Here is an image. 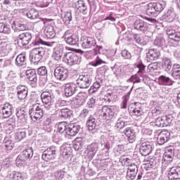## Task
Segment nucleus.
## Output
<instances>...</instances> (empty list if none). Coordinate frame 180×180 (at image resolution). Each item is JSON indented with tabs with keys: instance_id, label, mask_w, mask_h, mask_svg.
I'll list each match as a JSON object with an SVG mask.
<instances>
[{
	"instance_id": "17",
	"label": "nucleus",
	"mask_w": 180,
	"mask_h": 180,
	"mask_svg": "<svg viewBox=\"0 0 180 180\" xmlns=\"http://www.w3.org/2000/svg\"><path fill=\"white\" fill-rule=\"evenodd\" d=\"M153 152V143L150 142L146 141L143 142L139 148V153L143 157H147L150 155Z\"/></svg>"
},
{
	"instance_id": "38",
	"label": "nucleus",
	"mask_w": 180,
	"mask_h": 180,
	"mask_svg": "<svg viewBox=\"0 0 180 180\" xmlns=\"http://www.w3.org/2000/svg\"><path fill=\"white\" fill-rule=\"evenodd\" d=\"M164 19L167 20V22H174L175 20V18H176V14L174 11V9L171 8L167 10L164 15H163Z\"/></svg>"
},
{
	"instance_id": "47",
	"label": "nucleus",
	"mask_w": 180,
	"mask_h": 180,
	"mask_svg": "<svg viewBox=\"0 0 180 180\" xmlns=\"http://www.w3.org/2000/svg\"><path fill=\"white\" fill-rule=\"evenodd\" d=\"M26 16L28 19H30V20H34V19L39 18V11L32 8L27 12Z\"/></svg>"
},
{
	"instance_id": "3",
	"label": "nucleus",
	"mask_w": 180,
	"mask_h": 180,
	"mask_svg": "<svg viewBox=\"0 0 180 180\" xmlns=\"http://www.w3.org/2000/svg\"><path fill=\"white\" fill-rule=\"evenodd\" d=\"M134 67H136V68H139V70L136 74L130 77V78L128 79V82L139 84L141 82V79H140V77L143 78V77H144V72H146V65H143V60H141L140 56H139L136 59V62L134 63Z\"/></svg>"
},
{
	"instance_id": "28",
	"label": "nucleus",
	"mask_w": 180,
	"mask_h": 180,
	"mask_svg": "<svg viewBox=\"0 0 180 180\" xmlns=\"http://www.w3.org/2000/svg\"><path fill=\"white\" fill-rule=\"evenodd\" d=\"M74 116V111L68 108H64L59 110V117L63 120H70Z\"/></svg>"
},
{
	"instance_id": "1",
	"label": "nucleus",
	"mask_w": 180,
	"mask_h": 180,
	"mask_svg": "<svg viewBox=\"0 0 180 180\" xmlns=\"http://www.w3.org/2000/svg\"><path fill=\"white\" fill-rule=\"evenodd\" d=\"M80 43L82 47L86 50H89V49H93L92 51L86 52L85 56L86 58H93L95 56L98 54H103V46L96 45V40L92 37L83 36L80 39Z\"/></svg>"
},
{
	"instance_id": "8",
	"label": "nucleus",
	"mask_w": 180,
	"mask_h": 180,
	"mask_svg": "<svg viewBox=\"0 0 180 180\" xmlns=\"http://www.w3.org/2000/svg\"><path fill=\"white\" fill-rule=\"evenodd\" d=\"M29 115L31 117V120L37 122V120H40V119L43 117L44 110L41 106L37 104L32 105L29 110Z\"/></svg>"
},
{
	"instance_id": "23",
	"label": "nucleus",
	"mask_w": 180,
	"mask_h": 180,
	"mask_svg": "<svg viewBox=\"0 0 180 180\" xmlns=\"http://www.w3.org/2000/svg\"><path fill=\"white\" fill-rule=\"evenodd\" d=\"M86 126L90 131L98 130L99 129V122H98V120L94 115H91L87 118Z\"/></svg>"
},
{
	"instance_id": "57",
	"label": "nucleus",
	"mask_w": 180,
	"mask_h": 180,
	"mask_svg": "<svg viewBox=\"0 0 180 180\" xmlns=\"http://www.w3.org/2000/svg\"><path fill=\"white\" fill-rule=\"evenodd\" d=\"M103 83L102 79H98L96 82L93 84V85L90 87V89H94L92 91V93L94 94V92H96L99 88H101V85Z\"/></svg>"
},
{
	"instance_id": "22",
	"label": "nucleus",
	"mask_w": 180,
	"mask_h": 180,
	"mask_svg": "<svg viewBox=\"0 0 180 180\" xmlns=\"http://www.w3.org/2000/svg\"><path fill=\"white\" fill-rule=\"evenodd\" d=\"M134 27L138 32L146 33L148 30V24L141 19H137L134 22Z\"/></svg>"
},
{
	"instance_id": "25",
	"label": "nucleus",
	"mask_w": 180,
	"mask_h": 180,
	"mask_svg": "<svg viewBox=\"0 0 180 180\" xmlns=\"http://www.w3.org/2000/svg\"><path fill=\"white\" fill-rule=\"evenodd\" d=\"M175 155V148L174 146H167L165 148V152L163 155L162 161H167L169 162H172L174 157Z\"/></svg>"
},
{
	"instance_id": "13",
	"label": "nucleus",
	"mask_w": 180,
	"mask_h": 180,
	"mask_svg": "<svg viewBox=\"0 0 180 180\" xmlns=\"http://www.w3.org/2000/svg\"><path fill=\"white\" fill-rule=\"evenodd\" d=\"M57 157V147L51 146L47 148L42 153V160L48 162Z\"/></svg>"
},
{
	"instance_id": "15",
	"label": "nucleus",
	"mask_w": 180,
	"mask_h": 180,
	"mask_svg": "<svg viewBox=\"0 0 180 180\" xmlns=\"http://www.w3.org/2000/svg\"><path fill=\"white\" fill-rule=\"evenodd\" d=\"M41 101L46 109H51L53 106V97L50 91H44L41 94Z\"/></svg>"
},
{
	"instance_id": "44",
	"label": "nucleus",
	"mask_w": 180,
	"mask_h": 180,
	"mask_svg": "<svg viewBox=\"0 0 180 180\" xmlns=\"http://www.w3.org/2000/svg\"><path fill=\"white\" fill-rule=\"evenodd\" d=\"M172 77L174 79H180V65L178 63H174L172 66Z\"/></svg>"
},
{
	"instance_id": "6",
	"label": "nucleus",
	"mask_w": 180,
	"mask_h": 180,
	"mask_svg": "<svg viewBox=\"0 0 180 180\" xmlns=\"http://www.w3.org/2000/svg\"><path fill=\"white\" fill-rule=\"evenodd\" d=\"M44 54H46V49L43 47H37L33 49L30 53L29 56V60L31 64H34L37 65L39 63L43 57H44Z\"/></svg>"
},
{
	"instance_id": "45",
	"label": "nucleus",
	"mask_w": 180,
	"mask_h": 180,
	"mask_svg": "<svg viewBox=\"0 0 180 180\" xmlns=\"http://www.w3.org/2000/svg\"><path fill=\"white\" fill-rule=\"evenodd\" d=\"M26 25L23 24V22L22 21H14L12 25V29L15 30V32H18V30L23 31L26 30Z\"/></svg>"
},
{
	"instance_id": "36",
	"label": "nucleus",
	"mask_w": 180,
	"mask_h": 180,
	"mask_svg": "<svg viewBox=\"0 0 180 180\" xmlns=\"http://www.w3.org/2000/svg\"><path fill=\"white\" fill-rule=\"evenodd\" d=\"M6 126L9 133H13L16 129V117H11L6 121Z\"/></svg>"
},
{
	"instance_id": "39",
	"label": "nucleus",
	"mask_w": 180,
	"mask_h": 180,
	"mask_svg": "<svg viewBox=\"0 0 180 180\" xmlns=\"http://www.w3.org/2000/svg\"><path fill=\"white\" fill-rule=\"evenodd\" d=\"M26 60H27L26 54H19L15 58V65H17V67H22L23 65H25V64H26Z\"/></svg>"
},
{
	"instance_id": "29",
	"label": "nucleus",
	"mask_w": 180,
	"mask_h": 180,
	"mask_svg": "<svg viewBox=\"0 0 180 180\" xmlns=\"http://www.w3.org/2000/svg\"><path fill=\"white\" fill-rule=\"evenodd\" d=\"M17 89V98L20 101H23L27 98L28 89L26 86L19 85L16 88Z\"/></svg>"
},
{
	"instance_id": "46",
	"label": "nucleus",
	"mask_w": 180,
	"mask_h": 180,
	"mask_svg": "<svg viewBox=\"0 0 180 180\" xmlns=\"http://www.w3.org/2000/svg\"><path fill=\"white\" fill-rule=\"evenodd\" d=\"M58 134H67V129H68V124L65 122H60L57 126Z\"/></svg>"
},
{
	"instance_id": "16",
	"label": "nucleus",
	"mask_w": 180,
	"mask_h": 180,
	"mask_svg": "<svg viewBox=\"0 0 180 180\" xmlns=\"http://www.w3.org/2000/svg\"><path fill=\"white\" fill-rule=\"evenodd\" d=\"M99 150V146L98 143L94 142L90 145L87 146L86 149L85 150V154H86L89 160H93L94 157H95L96 153Z\"/></svg>"
},
{
	"instance_id": "18",
	"label": "nucleus",
	"mask_w": 180,
	"mask_h": 180,
	"mask_svg": "<svg viewBox=\"0 0 180 180\" xmlns=\"http://www.w3.org/2000/svg\"><path fill=\"white\" fill-rule=\"evenodd\" d=\"M128 110L129 113H133L134 116H141L144 113L143 112V104L139 102L131 104L128 108Z\"/></svg>"
},
{
	"instance_id": "40",
	"label": "nucleus",
	"mask_w": 180,
	"mask_h": 180,
	"mask_svg": "<svg viewBox=\"0 0 180 180\" xmlns=\"http://www.w3.org/2000/svg\"><path fill=\"white\" fill-rule=\"evenodd\" d=\"M158 82L160 85H167L169 86H171V85H174V80H172L169 77L165 76V75H161L159 77L158 79Z\"/></svg>"
},
{
	"instance_id": "21",
	"label": "nucleus",
	"mask_w": 180,
	"mask_h": 180,
	"mask_svg": "<svg viewBox=\"0 0 180 180\" xmlns=\"http://www.w3.org/2000/svg\"><path fill=\"white\" fill-rule=\"evenodd\" d=\"M169 139H171V132L168 130H163L158 136V144L162 146L165 143H168Z\"/></svg>"
},
{
	"instance_id": "2",
	"label": "nucleus",
	"mask_w": 180,
	"mask_h": 180,
	"mask_svg": "<svg viewBox=\"0 0 180 180\" xmlns=\"http://www.w3.org/2000/svg\"><path fill=\"white\" fill-rule=\"evenodd\" d=\"M90 4V11L88 9V6L84 0H79L72 4V7L75 8V11H79L83 15H86L89 12L94 13L96 11V5L95 4V0H88Z\"/></svg>"
},
{
	"instance_id": "33",
	"label": "nucleus",
	"mask_w": 180,
	"mask_h": 180,
	"mask_svg": "<svg viewBox=\"0 0 180 180\" xmlns=\"http://www.w3.org/2000/svg\"><path fill=\"white\" fill-rule=\"evenodd\" d=\"M29 133V129L26 128L19 129L15 133V140L17 141H22L23 139H25L26 134Z\"/></svg>"
},
{
	"instance_id": "9",
	"label": "nucleus",
	"mask_w": 180,
	"mask_h": 180,
	"mask_svg": "<svg viewBox=\"0 0 180 180\" xmlns=\"http://www.w3.org/2000/svg\"><path fill=\"white\" fill-rule=\"evenodd\" d=\"M63 61L68 65H75L81 63V57L77 52H68L64 55Z\"/></svg>"
},
{
	"instance_id": "7",
	"label": "nucleus",
	"mask_w": 180,
	"mask_h": 180,
	"mask_svg": "<svg viewBox=\"0 0 180 180\" xmlns=\"http://www.w3.org/2000/svg\"><path fill=\"white\" fill-rule=\"evenodd\" d=\"M70 46H78L79 44V36L78 34H74L72 30H66L62 37Z\"/></svg>"
},
{
	"instance_id": "41",
	"label": "nucleus",
	"mask_w": 180,
	"mask_h": 180,
	"mask_svg": "<svg viewBox=\"0 0 180 180\" xmlns=\"http://www.w3.org/2000/svg\"><path fill=\"white\" fill-rule=\"evenodd\" d=\"M153 44L162 50L165 49V47H167L165 39H164V37L162 36L157 37L154 41Z\"/></svg>"
},
{
	"instance_id": "64",
	"label": "nucleus",
	"mask_w": 180,
	"mask_h": 180,
	"mask_svg": "<svg viewBox=\"0 0 180 180\" xmlns=\"http://www.w3.org/2000/svg\"><path fill=\"white\" fill-rule=\"evenodd\" d=\"M65 175V171L64 170H58L54 173V176L56 179L57 180H61L63 178H64V176Z\"/></svg>"
},
{
	"instance_id": "35",
	"label": "nucleus",
	"mask_w": 180,
	"mask_h": 180,
	"mask_svg": "<svg viewBox=\"0 0 180 180\" xmlns=\"http://www.w3.org/2000/svg\"><path fill=\"white\" fill-rule=\"evenodd\" d=\"M125 136H127L129 143H134L136 141V135L134 129L131 127H127L124 130Z\"/></svg>"
},
{
	"instance_id": "48",
	"label": "nucleus",
	"mask_w": 180,
	"mask_h": 180,
	"mask_svg": "<svg viewBox=\"0 0 180 180\" xmlns=\"http://www.w3.org/2000/svg\"><path fill=\"white\" fill-rule=\"evenodd\" d=\"M84 144L82 138H76L73 143V148L75 151H79L82 148H84Z\"/></svg>"
},
{
	"instance_id": "10",
	"label": "nucleus",
	"mask_w": 180,
	"mask_h": 180,
	"mask_svg": "<svg viewBox=\"0 0 180 180\" xmlns=\"http://www.w3.org/2000/svg\"><path fill=\"white\" fill-rule=\"evenodd\" d=\"M167 36H169V39H170L171 43L174 47H176V46H179L180 28H176L175 30L172 28H168L167 30Z\"/></svg>"
},
{
	"instance_id": "50",
	"label": "nucleus",
	"mask_w": 180,
	"mask_h": 180,
	"mask_svg": "<svg viewBox=\"0 0 180 180\" xmlns=\"http://www.w3.org/2000/svg\"><path fill=\"white\" fill-rule=\"evenodd\" d=\"M44 130L46 133H51L53 131V127L51 126V119L47 117L44 121Z\"/></svg>"
},
{
	"instance_id": "56",
	"label": "nucleus",
	"mask_w": 180,
	"mask_h": 180,
	"mask_svg": "<svg viewBox=\"0 0 180 180\" xmlns=\"http://www.w3.org/2000/svg\"><path fill=\"white\" fill-rule=\"evenodd\" d=\"M109 151L106 149H101L99 151V153L97 155L98 157H101L98 158L101 160H109Z\"/></svg>"
},
{
	"instance_id": "59",
	"label": "nucleus",
	"mask_w": 180,
	"mask_h": 180,
	"mask_svg": "<svg viewBox=\"0 0 180 180\" xmlns=\"http://www.w3.org/2000/svg\"><path fill=\"white\" fill-rule=\"evenodd\" d=\"M63 157H70L72 154V149L70 146H65L61 149Z\"/></svg>"
},
{
	"instance_id": "51",
	"label": "nucleus",
	"mask_w": 180,
	"mask_h": 180,
	"mask_svg": "<svg viewBox=\"0 0 180 180\" xmlns=\"http://www.w3.org/2000/svg\"><path fill=\"white\" fill-rule=\"evenodd\" d=\"M131 39L135 41V43H137V44H142L144 46V39L141 37V35L132 33L131 34Z\"/></svg>"
},
{
	"instance_id": "53",
	"label": "nucleus",
	"mask_w": 180,
	"mask_h": 180,
	"mask_svg": "<svg viewBox=\"0 0 180 180\" xmlns=\"http://www.w3.org/2000/svg\"><path fill=\"white\" fill-rule=\"evenodd\" d=\"M63 20L66 25H70L72 20V13L71 11H66L63 13Z\"/></svg>"
},
{
	"instance_id": "62",
	"label": "nucleus",
	"mask_w": 180,
	"mask_h": 180,
	"mask_svg": "<svg viewBox=\"0 0 180 180\" xmlns=\"http://www.w3.org/2000/svg\"><path fill=\"white\" fill-rule=\"evenodd\" d=\"M11 176V180H23V174L19 172H13Z\"/></svg>"
},
{
	"instance_id": "14",
	"label": "nucleus",
	"mask_w": 180,
	"mask_h": 180,
	"mask_svg": "<svg viewBox=\"0 0 180 180\" xmlns=\"http://www.w3.org/2000/svg\"><path fill=\"white\" fill-rule=\"evenodd\" d=\"M53 75L58 81H65L68 78V70L61 66L57 67Z\"/></svg>"
},
{
	"instance_id": "19",
	"label": "nucleus",
	"mask_w": 180,
	"mask_h": 180,
	"mask_svg": "<svg viewBox=\"0 0 180 180\" xmlns=\"http://www.w3.org/2000/svg\"><path fill=\"white\" fill-rule=\"evenodd\" d=\"M78 87L75 83H67L64 84V94L66 98L72 96L77 92Z\"/></svg>"
},
{
	"instance_id": "11",
	"label": "nucleus",
	"mask_w": 180,
	"mask_h": 180,
	"mask_svg": "<svg viewBox=\"0 0 180 180\" xmlns=\"http://www.w3.org/2000/svg\"><path fill=\"white\" fill-rule=\"evenodd\" d=\"M33 34L30 32H23L18 37L17 44L18 47L25 49L32 41Z\"/></svg>"
},
{
	"instance_id": "31",
	"label": "nucleus",
	"mask_w": 180,
	"mask_h": 180,
	"mask_svg": "<svg viewBox=\"0 0 180 180\" xmlns=\"http://www.w3.org/2000/svg\"><path fill=\"white\" fill-rule=\"evenodd\" d=\"M169 179H180V167H172L169 172Z\"/></svg>"
},
{
	"instance_id": "63",
	"label": "nucleus",
	"mask_w": 180,
	"mask_h": 180,
	"mask_svg": "<svg viewBox=\"0 0 180 180\" xmlns=\"http://www.w3.org/2000/svg\"><path fill=\"white\" fill-rule=\"evenodd\" d=\"M5 54H8V44L0 42V55L4 56Z\"/></svg>"
},
{
	"instance_id": "30",
	"label": "nucleus",
	"mask_w": 180,
	"mask_h": 180,
	"mask_svg": "<svg viewBox=\"0 0 180 180\" xmlns=\"http://www.w3.org/2000/svg\"><path fill=\"white\" fill-rule=\"evenodd\" d=\"M63 54H64V48L61 45H58L53 49L52 57L56 61H60L61 57H63Z\"/></svg>"
},
{
	"instance_id": "42",
	"label": "nucleus",
	"mask_w": 180,
	"mask_h": 180,
	"mask_svg": "<svg viewBox=\"0 0 180 180\" xmlns=\"http://www.w3.org/2000/svg\"><path fill=\"white\" fill-rule=\"evenodd\" d=\"M3 147H4V149L7 151V153H9V151H12V150H13L15 143H13L12 140L5 138L3 141Z\"/></svg>"
},
{
	"instance_id": "12",
	"label": "nucleus",
	"mask_w": 180,
	"mask_h": 180,
	"mask_svg": "<svg viewBox=\"0 0 180 180\" xmlns=\"http://www.w3.org/2000/svg\"><path fill=\"white\" fill-rule=\"evenodd\" d=\"M92 82V78L91 75H79L78 79L76 80V84L81 89H87L91 86Z\"/></svg>"
},
{
	"instance_id": "60",
	"label": "nucleus",
	"mask_w": 180,
	"mask_h": 180,
	"mask_svg": "<svg viewBox=\"0 0 180 180\" xmlns=\"http://www.w3.org/2000/svg\"><path fill=\"white\" fill-rule=\"evenodd\" d=\"M106 56H107V58H108V60H110V61H115V54H116V51H115L114 49H108L106 50Z\"/></svg>"
},
{
	"instance_id": "52",
	"label": "nucleus",
	"mask_w": 180,
	"mask_h": 180,
	"mask_svg": "<svg viewBox=\"0 0 180 180\" xmlns=\"http://www.w3.org/2000/svg\"><path fill=\"white\" fill-rule=\"evenodd\" d=\"M11 27L8 26V24L0 22V33H4V34H11Z\"/></svg>"
},
{
	"instance_id": "20",
	"label": "nucleus",
	"mask_w": 180,
	"mask_h": 180,
	"mask_svg": "<svg viewBox=\"0 0 180 180\" xmlns=\"http://www.w3.org/2000/svg\"><path fill=\"white\" fill-rule=\"evenodd\" d=\"M25 75L32 86L37 85V72L34 69H28L25 71Z\"/></svg>"
},
{
	"instance_id": "34",
	"label": "nucleus",
	"mask_w": 180,
	"mask_h": 180,
	"mask_svg": "<svg viewBox=\"0 0 180 180\" xmlns=\"http://www.w3.org/2000/svg\"><path fill=\"white\" fill-rule=\"evenodd\" d=\"M101 145L103 150H110L112 146H113V141L110 138L103 136L101 137Z\"/></svg>"
},
{
	"instance_id": "24",
	"label": "nucleus",
	"mask_w": 180,
	"mask_h": 180,
	"mask_svg": "<svg viewBox=\"0 0 180 180\" xmlns=\"http://www.w3.org/2000/svg\"><path fill=\"white\" fill-rule=\"evenodd\" d=\"M81 130V125L73 123L70 124L68 125V129L67 131V136H70V137H74L75 136H77L78 133H79V131Z\"/></svg>"
},
{
	"instance_id": "37",
	"label": "nucleus",
	"mask_w": 180,
	"mask_h": 180,
	"mask_svg": "<svg viewBox=\"0 0 180 180\" xmlns=\"http://www.w3.org/2000/svg\"><path fill=\"white\" fill-rule=\"evenodd\" d=\"M172 60L169 58L165 57L162 58V68L166 72H169L172 70Z\"/></svg>"
},
{
	"instance_id": "27",
	"label": "nucleus",
	"mask_w": 180,
	"mask_h": 180,
	"mask_svg": "<svg viewBox=\"0 0 180 180\" xmlns=\"http://www.w3.org/2000/svg\"><path fill=\"white\" fill-rule=\"evenodd\" d=\"M1 112L4 119L11 117L13 115V105L9 103H5L1 108Z\"/></svg>"
},
{
	"instance_id": "26",
	"label": "nucleus",
	"mask_w": 180,
	"mask_h": 180,
	"mask_svg": "<svg viewBox=\"0 0 180 180\" xmlns=\"http://www.w3.org/2000/svg\"><path fill=\"white\" fill-rule=\"evenodd\" d=\"M160 54L161 53L159 50L155 49H150L146 53V61L148 63H153V61L158 60V57H160Z\"/></svg>"
},
{
	"instance_id": "61",
	"label": "nucleus",
	"mask_w": 180,
	"mask_h": 180,
	"mask_svg": "<svg viewBox=\"0 0 180 180\" xmlns=\"http://www.w3.org/2000/svg\"><path fill=\"white\" fill-rule=\"evenodd\" d=\"M96 106V98L94 97L91 98L86 105V108H88L89 109H95Z\"/></svg>"
},
{
	"instance_id": "54",
	"label": "nucleus",
	"mask_w": 180,
	"mask_h": 180,
	"mask_svg": "<svg viewBox=\"0 0 180 180\" xmlns=\"http://www.w3.org/2000/svg\"><path fill=\"white\" fill-rule=\"evenodd\" d=\"M27 160L20 154L19 155L15 160V164L17 167L20 168V167H23L26 165Z\"/></svg>"
},
{
	"instance_id": "49",
	"label": "nucleus",
	"mask_w": 180,
	"mask_h": 180,
	"mask_svg": "<svg viewBox=\"0 0 180 180\" xmlns=\"http://www.w3.org/2000/svg\"><path fill=\"white\" fill-rule=\"evenodd\" d=\"M33 148L32 147H28L25 150H22L21 155L27 160L33 158Z\"/></svg>"
},
{
	"instance_id": "58",
	"label": "nucleus",
	"mask_w": 180,
	"mask_h": 180,
	"mask_svg": "<svg viewBox=\"0 0 180 180\" xmlns=\"http://www.w3.org/2000/svg\"><path fill=\"white\" fill-rule=\"evenodd\" d=\"M34 44V46H48V47H51V46H53V44L46 41H43V39H41V38L36 39Z\"/></svg>"
},
{
	"instance_id": "4",
	"label": "nucleus",
	"mask_w": 180,
	"mask_h": 180,
	"mask_svg": "<svg viewBox=\"0 0 180 180\" xmlns=\"http://www.w3.org/2000/svg\"><path fill=\"white\" fill-rule=\"evenodd\" d=\"M117 108L115 105H103L101 110H98V115L100 119L103 120H110L117 115Z\"/></svg>"
},
{
	"instance_id": "55",
	"label": "nucleus",
	"mask_w": 180,
	"mask_h": 180,
	"mask_svg": "<svg viewBox=\"0 0 180 180\" xmlns=\"http://www.w3.org/2000/svg\"><path fill=\"white\" fill-rule=\"evenodd\" d=\"M124 153V145L121 144L118 145L115 149H114V153L115 157H120L122 154Z\"/></svg>"
},
{
	"instance_id": "32",
	"label": "nucleus",
	"mask_w": 180,
	"mask_h": 180,
	"mask_svg": "<svg viewBox=\"0 0 180 180\" xmlns=\"http://www.w3.org/2000/svg\"><path fill=\"white\" fill-rule=\"evenodd\" d=\"M16 117L21 122L27 120V111L25 108H17L15 112Z\"/></svg>"
},
{
	"instance_id": "43",
	"label": "nucleus",
	"mask_w": 180,
	"mask_h": 180,
	"mask_svg": "<svg viewBox=\"0 0 180 180\" xmlns=\"http://www.w3.org/2000/svg\"><path fill=\"white\" fill-rule=\"evenodd\" d=\"M77 105L78 106H82L86 101V93L79 92L76 96Z\"/></svg>"
},
{
	"instance_id": "5",
	"label": "nucleus",
	"mask_w": 180,
	"mask_h": 180,
	"mask_svg": "<svg viewBox=\"0 0 180 180\" xmlns=\"http://www.w3.org/2000/svg\"><path fill=\"white\" fill-rule=\"evenodd\" d=\"M167 6V2L161 1L156 3H150L146 9V13L149 16H155L157 13H161Z\"/></svg>"
}]
</instances>
